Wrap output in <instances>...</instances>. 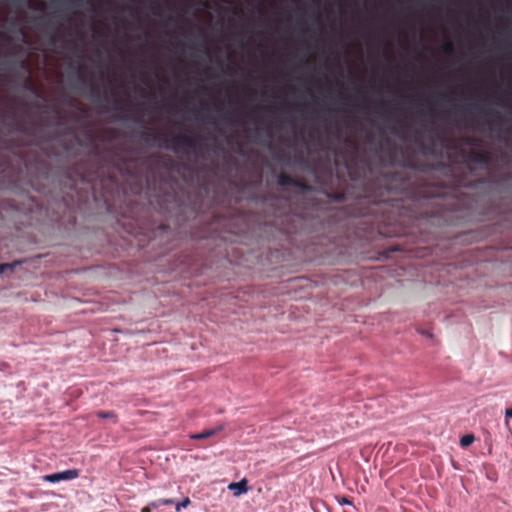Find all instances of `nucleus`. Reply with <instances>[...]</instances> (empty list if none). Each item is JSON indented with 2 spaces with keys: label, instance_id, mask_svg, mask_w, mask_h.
Here are the masks:
<instances>
[{
  "label": "nucleus",
  "instance_id": "1",
  "mask_svg": "<svg viewBox=\"0 0 512 512\" xmlns=\"http://www.w3.org/2000/svg\"><path fill=\"white\" fill-rule=\"evenodd\" d=\"M346 145L352 149L351 155L347 151L341 152L344 166L353 181L365 185L364 190L357 196L355 204L358 216L386 213L391 209L409 207L410 204L420 203L428 196L424 190L411 192L412 182L405 167L389 171L371 182H365L367 174L371 173L370 165L366 160L358 157V144L355 140L347 138Z\"/></svg>",
  "mask_w": 512,
  "mask_h": 512
},
{
  "label": "nucleus",
  "instance_id": "2",
  "mask_svg": "<svg viewBox=\"0 0 512 512\" xmlns=\"http://www.w3.org/2000/svg\"><path fill=\"white\" fill-rule=\"evenodd\" d=\"M160 139L163 140L164 147H166L168 149H172L174 151H181L184 153H188L190 151L196 152L198 150V148L200 147L198 137L188 135L185 133H179V134L172 135L169 139V141L171 142L170 144L167 143L168 142L167 137L162 138V137H160V135H158L156 133H152V132L143 134V140L146 143L156 142Z\"/></svg>",
  "mask_w": 512,
  "mask_h": 512
},
{
  "label": "nucleus",
  "instance_id": "3",
  "mask_svg": "<svg viewBox=\"0 0 512 512\" xmlns=\"http://www.w3.org/2000/svg\"><path fill=\"white\" fill-rule=\"evenodd\" d=\"M79 472L77 469H68L62 472H56L52 474L45 475L43 478L45 481L50 483H58L61 481H69L77 478Z\"/></svg>",
  "mask_w": 512,
  "mask_h": 512
},
{
  "label": "nucleus",
  "instance_id": "4",
  "mask_svg": "<svg viewBox=\"0 0 512 512\" xmlns=\"http://www.w3.org/2000/svg\"><path fill=\"white\" fill-rule=\"evenodd\" d=\"M467 158L469 161L480 165H488L491 162V155L486 151L471 149L467 153Z\"/></svg>",
  "mask_w": 512,
  "mask_h": 512
},
{
  "label": "nucleus",
  "instance_id": "5",
  "mask_svg": "<svg viewBox=\"0 0 512 512\" xmlns=\"http://www.w3.org/2000/svg\"><path fill=\"white\" fill-rule=\"evenodd\" d=\"M278 184L282 187H298V188H304L305 184L302 180L295 178L285 172H281L278 175Z\"/></svg>",
  "mask_w": 512,
  "mask_h": 512
},
{
  "label": "nucleus",
  "instance_id": "6",
  "mask_svg": "<svg viewBox=\"0 0 512 512\" xmlns=\"http://www.w3.org/2000/svg\"><path fill=\"white\" fill-rule=\"evenodd\" d=\"M228 489L233 492L234 496L238 497L248 491V481L246 479H242L238 482H232L228 485Z\"/></svg>",
  "mask_w": 512,
  "mask_h": 512
},
{
  "label": "nucleus",
  "instance_id": "7",
  "mask_svg": "<svg viewBox=\"0 0 512 512\" xmlns=\"http://www.w3.org/2000/svg\"><path fill=\"white\" fill-rule=\"evenodd\" d=\"M221 430H222V426H218V427L211 428V429H206V430H204V431H202L200 433L192 434L190 436V438L191 439H195V440L207 439V438H210V437L216 435Z\"/></svg>",
  "mask_w": 512,
  "mask_h": 512
},
{
  "label": "nucleus",
  "instance_id": "8",
  "mask_svg": "<svg viewBox=\"0 0 512 512\" xmlns=\"http://www.w3.org/2000/svg\"><path fill=\"white\" fill-rule=\"evenodd\" d=\"M415 329L419 334L428 339H431L433 337L432 328L430 327V325H428V323H426L424 326H416Z\"/></svg>",
  "mask_w": 512,
  "mask_h": 512
},
{
  "label": "nucleus",
  "instance_id": "9",
  "mask_svg": "<svg viewBox=\"0 0 512 512\" xmlns=\"http://www.w3.org/2000/svg\"><path fill=\"white\" fill-rule=\"evenodd\" d=\"M474 440H475L474 435H472V434H466V435H464V436H462V437H461V439H460V445H461L462 447H468V446H470V445L474 442Z\"/></svg>",
  "mask_w": 512,
  "mask_h": 512
},
{
  "label": "nucleus",
  "instance_id": "10",
  "mask_svg": "<svg viewBox=\"0 0 512 512\" xmlns=\"http://www.w3.org/2000/svg\"><path fill=\"white\" fill-rule=\"evenodd\" d=\"M436 137H437V140L445 147H450L452 146V143H453V139L452 138H447L445 136H443L442 134L440 133H436Z\"/></svg>",
  "mask_w": 512,
  "mask_h": 512
},
{
  "label": "nucleus",
  "instance_id": "11",
  "mask_svg": "<svg viewBox=\"0 0 512 512\" xmlns=\"http://www.w3.org/2000/svg\"><path fill=\"white\" fill-rule=\"evenodd\" d=\"M97 417L115 421L116 415L113 411H99L97 412Z\"/></svg>",
  "mask_w": 512,
  "mask_h": 512
},
{
  "label": "nucleus",
  "instance_id": "12",
  "mask_svg": "<svg viewBox=\"0 0 512 512\" xmlns=\"http://www.w3.org/2000/svg\"><path fill=\"white\" fill-rule=\"evenodd\" d=\"M18 264L19 262L0 264V274L4 273L7 270L13 271L14 267Z\"/></svg>",
  "mask_w": 512,
  "mask_h": 512
},
{
  "label": "nucleus",
  "instance_id": "13",
  "mask_svg": "<svg viewBox=\"0 0 512 512\" xmlns=\"http://www.w3.org/2000/svg\"><path fill=\"white\" fill-rule=\"evenodd\" d=\"M174 501L172 499H158L157 501L153 502L151 505L154 507V508H158L160 507L161 505H170V504H173Z\"/></svg>",
  "mask_w": 512,
  "mask_h": 512
},
{
  "label": "nucleus",
  "instance_id": "14",
  "mask_svg": "<svg viewBox=\"0 0 512 512\" xmlns=\"http://www.w3.org/2000/svg\"><path fill=\"white\" fill-rule=\"evenodd\" d=\"M190 503V499L186 497L181 502L175 504V509L179 512L182 508H186Z\"/></svg>",
  "mask_w": 512,
  "mask_h": 512
},
{
  "label": "nucleus",
  "instance_id": "15",
  "mask_svg": "<svg viewBox=\"0 0 512 512\" xmlns=\"http://www.w3.org/2000/svg\"><path fill=\"white\" fill-rule=\"evenodd\" d=\"M512 418V407L505 410V426L510 430L509 419Z\"/></svg>",
  "mask_w": 512,
  "mask_h": 512
},
{
  "label": "nucleus",
  "instance_id": "16",
  "mask_svg": "<svg viewBox=\"0 0 512 512\" xmlns=\"http://www.w3.org/2000/svg\"><path fill=\"white\" fill-rule=\"evenodd\" d=\"M443 51L446 53V54H452L453 51H454V46H453V43L448 41L444 44L443 46Z\"/></svg>",
  "mask_w": 512,
  "mask_h": 512
},
{
  "label": "nucleus",
  "instance_id": "17",
  "mask_svg": "<svg viewBox=\"0 0 512 512\" xmlns=\"http://www.w3.org/2000/svg\"><path fill=\"white\" fill-rule=\"evenodd\" d=\"M19 67L27 74L30 73V68H29V64L27 61L25 60H22L19 62Z\"/></svg>",
  "mask_w": 512,
  "mask_h": 512
},
{
  "label": "nucleus",
  "instance_id": "18",
  "mask_svg": "<svg viewBox=\"0 0 512 512\" xmlns=\"http://www.w3.org/2000/svg\"><path fill=\"white\" fill-rule=\"evenodd\" d=\"M391 131L394 134L398 135L400 138H406V135H405L404 130L402 128L398 129L397 127H392Z\"/></svg>",
  "mask_w": 512,
  "mask_h": 512
},
{
  "label": "nucleus",
  "instance_id": "19",
  "mask_svg": "<svg viewBox=\"0 0 512 512\" xmlns=\"http://www.w3.org/2000/svg\"><path fill=\"white\" fill-rule=\"evenodd\" d=\"M338 502H339V504H341V505H352V501H351L349 498L345 497V496L341 497V498L338 500Z\"/></svg>",
  "mask_w": 512,
  "mask_h": 512
},
{
  "label": "nucleus",
  "instance_id": "20",
  "mask_svg": "<svg viewBox=\"0 0 512 512\" xmlns=\"http://www.w3.org/2000/svg\"><path fill=\"white\" fill-rule=\"evenodd\" d=\"M13 129H15L16 131H22V126L18 122H14Z\"/></svg>",
  "mask_w": 512,
  "mask_h": 512
},
{
  "label": "nucleus",
  "instance_id": "21",
  "mask_svg": "<svg viewBox=\"0 0 512 512\" xmlns=\"http://www.w3.org/2000/svg\"><path fill=\"white\" fill-rule=\"evenodd\" d=\"M106 132H107L111 137H114V136H115V134H116L115 129H108Z\"/></svg>",
  "mask_w": 512,
  "mask_h": 512
},
{
  "label": "nucleus",
  "instance_id": "22",
  "mask_svg": "<svg viewBox=\"0 0 512 512\" xmlns=\"http://www.w3.org/2000/svg\"><path fill=\"white\" fill-rule=\"evenodd\" d=\"M141 512H151V508L150 507H144Z\"/></svg>",
  "mask_w": 512,
  "mask_h": 512
},
{
  "label": "nucleus",
  "instance_id": "23",
  "mask_svg": "<svg viewBox=\"0 0 512 512\" xmlns=\"http://www.w3.org/2000/svg\"><path fill=\"white\" fill-rule=\"evenodd\" d=\"M3 64L6 66V67H5L6 69H10V68H11V66L9 65V62H8V61H4V63H3Z\"/></svg>",
  "mask_w": 512,
  "mask_h": 512
},
{
  "label": "nucleus",
  "instance_id": "24",
  "mask_svg": "<svg viewBox=\"0 0 512 512\" xmlns=\"http://www.w3.org/2000/svg\"><path fill=\"white\" fill-rule=\"evenodd\" d=\"M54 42H55V37H54V36H52V37H51V43H54Z\"/></svg>",
  "mask_w": 512,
  "mask_h": 512
},
{
  "label": "nucleus",
  "instance_id": "25",
  "mask_svg": "<svg viewBox=\"0 0 512 512\" xmlns=\"http://www.w3.org/2000/svg\"><path fill=\"white\" fill-rule=\"evenodd\" d=\"M265 130H266L267 134H270V129H269V127H266V129H265Z\"/></svg>",
  "mask_w": 512,
  "mask_h": 512
},
{
  "label": "nucleus",
  "instance_id": "26",
  "mask_svg": "<svg viewBox=\"0 0 512 512\" xmlns=\"http://www.w3.org/2000/svg\"><path fill=\"white\" fill-rule=\"evenodd\" d=\"M344 512H349V511L345 510Z\"/></svg>",
  "mask_w": 512,
  "mask_h": 512
}]
</instances>
